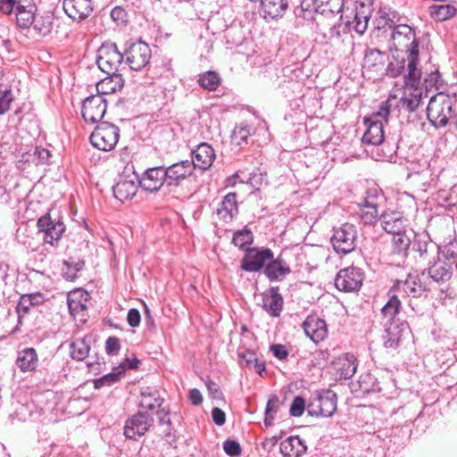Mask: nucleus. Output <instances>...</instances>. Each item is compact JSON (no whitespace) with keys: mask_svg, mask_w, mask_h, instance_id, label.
<instances>
[{"mask_svg":"<svg viewBox=\"0 0 457 457\" xmlns=\"http://www.w3.org/2000/svg\"><path fill=\"white\" fill-rule=\"evenodd\" d=\"M253 238L254 237L251 229L245 227L243 229L237 230L233 234L231 243L239 249H244L245 246L253 243Z\"/></svg>","mask_w":457,"mask_h":457,"instance_id":"de8ad7c7","label":"nucleus"},{"mask_svg":"<svg viewBox=\"0 0 457 457\" xmlns=\"http://www.w3.org/2000/svg\"><path fill=\"white\" fill-rule=\"evenodd\" d=\"M350 13L353 14V21H350V27L353 26L358 34L362 35L368 28L370 17L369 8L364 4H360L354 10H351Z\"/></svg>","mask_w":457,"mask_h":457,"instance_id":"7c9ffc66","label":"nucleus"},{"mask_svg":"<svg viewBox=\"0 0 457 457\" xmlns=\"http://www.w3.org/2000/svg\"><path fill=\"white\" fill-rule=\"evenodd\" d=\"M427 117L436 129L447 124L453 125L457 129V116L453 114V104L448 96L442 93L430 97L427 106Z\"/></svg>","mask_w":457,"mask_h":457,"instance_id":"7ed1b4c3","label":"nucleus"},{"mask_svg":"<svg viewBox=\"0 0 457 457\" xmlns=\"http://www.w3.org/2000/svg\"><path fill=\"white\" fill-rule=\"evenodd\" d=\"M110 15L117 24H124L127 22V13L125 10L120 6L114 7L111 11Z\"/></svg>","mask_w":457,"mask_h":457,"instance_id":"e2e57ef3","label":"nucleus"},{"mask_svg":"<svg viewBox=\"0 0 457 457\" xmlns=\"http://www.w3.org/2000/svg\"><path fill=\"white\" fill-rule=\"evenodd\" d=\"M334 366L340 379H348L356 372V359L353 354L345 353L337 359Z\"/></svg>","mask_w":457,"mask_h":457,"instance_id":"cd10ccee","label":"nucleus"},{"mask_svg":"<svg viewBox=\"0 0 457 457\" xmlns=\"http://www.w3.org/2000/svg\"><path fill=\"white\" fill-rule=\"evenodd\" d=\"M89 299V294L82 289H78L68 295L67 304L70 313L72 316L79 315L87 310V303Z\"/></svg>","mask_w":457,"mask_h":457,"instance_id":"2f4dec72","label":"nucleus"},{"mask_svg":"<svg viewBox=\"0 0 457 457\" xmlns=\"http://www.w3.org/2000/svg\"><path fill=\"white\" fill-rule=\"evenodd\" d=\"M363 280V273L360 268L348 267L341 270L336 278L335 286L338 290L351 292L358 290Z\"/></svg>","mask_w":457,"mask_h":457,"instance_id":"ddd939ff","label":"nucleus"},{"mask_svg":"<svg viewBox=\"0 0 457 457\" xmlns=\"http://www.w3.org/2000/svg\"><path fill=\"white\" fill-rule=\"evenodd\" d=\"M421 73L423 72L419 70ZM441 78V75L438 71V70H436L434 71H431L430 73H426V76L422 79V76L420 77V83L417 87H411L415 91H420L419 88L421 87H424L426 90H428L429 88H432L434 87H436L439 79Z\"/></svg>","mask_w":457,"mask_h":457,"instance_id":"603ef678","label":"nucleus"},{"mask_svg":"<svg viewBox=\"0 0 457 457\" xmlns=\"http://www.w3.org/2000/svg\"><path fill=\"white\" fill-rule=\"evenodd\" d=\"M456 8L451 4H433L429 7L430 16L437 21L451 19L456 14Z\"/></svg>","mask_w":457,"mask_h":457,"instance_id":"c03bdc74","label":"nucleus"},{"mask_svg":"<svg viewBox=\"0 0 457 457\" xmlns=\"http://www.w3.org/2000/svg\"><path fill=\"white\" fill-rule=\"evenodd\" d=\"M343 19V15L340 16V21L335 24H333L329 29L328 32L325 34L328 39H338L341 37L347 35L350 28V20H347L345 23L341 21Z\"/></svg>","mask_w":457,"mask_h":457,"instance_id":"8fccbe9b","label":"nucleus"},{"mask_svg":"<svg viewBox=\"0 0 457 457\" xmlns=\"http://www.w3.org/2000/svg\"><path fill=\"white\" fill-rule=\"evenodd\" d=\"M375 380V378H373L370 374L361 376L359 381L360 387L363 392L376 391Z\"/></svg>","mask_w":457,"mask_h":457,"instance_id":"bf43d9fd","label":"nucleus"},{"mask_svg":"<svg viewBox=\"0 0 457 457\" xmlns=\"http://www.w3.org/2000/svg\"><path fill=\"white\" fill-rule=\"evenodd\" d=\"M112 190L115 198L124 202L136 195L137 186L132 180L120 179L113 186Z\"/></svg>","mask_w":457,"mask_h":457,"instance_id":"4c0bfd02","label":"nucleus"},{"mask_svg":"<svg viewBox=\"0 0 457 457\" xmlns=\"http://www.w3.org/2000/svg\"><path fill=\"white\" fill-rule=\"evenodd\" d=\"M62 8L65 13L76 21L86 20L94 10L92 0H63Z\"/></svg>","mask_w":457,"mask_h":457,"instance_id":"f3484780","label":"nucleus"},{"mask_svg":"<svg viewBox=\"0 0 457 457\" xmlns=\"http://www.w3.org/2000/svg\"><path fill=\"white\" fill-rule=\"evenodd\" d=\"M426 278L425 270L421 272L417 270L410 272L404 280L396 279L392 290L403 291L409 297H420L428 290Z\"/></svg>","mask_w":457,"mask_h":457,"instance_id":"1a4fd4ad","label":"nucleus"},{"mask_svg":"<svg viewBox=\"0 0 457 457\" xmlns=\"http://www.w3.org/2000/svg\"><path fill=\"white\" fill-rule=\"evenodd\" d=\"M217 213L225 221L232 220L234 215L237 213L236 193H228L224 196L220 207L217 210Z\"/></svg>","mask_w":457,"mask_h":457,"instance_id":"c9c22d12","label":"nucleus"},{"mask_svg":"<svg viewBox=\"0 0 457 457\" xmlns=\"http://www.w3.org/2000/svg\"><path fill=\"white\" fill-rule=\"evenodd\" d=\"M197 82L204 89L214 91L220 87L221 78L216 71H208L199 74Z\"/></svg>","mask_w":457,"mask_h":457,"instance_id":"a18cd8bd","label":"nucleus"},{"mask_svg":"<svg viewBox=\"0 0 457 457\" xmlns=\"http://www.w3.org/2000/svg\"><path fill=\"white\" fill-rule=\"evenodd\" d=\"M427 270L428 277L438 284H445L453 275L451 264L441 260L429 263Z\"/></svg>","mask_w":457,"mask_h":457,"instance_id":"393cba45","label":"nucleus"},{"mask_svg":"<svg viewBox=\"0 0 457 457\" xmlns=\"http://www.w3.org/2000/svg\"><path fill=\"white\" fill-rule=\"evenodd\" d=\"M379 220L383 229L389 234H396L403 231L404 220L399 212H384Z\"/></svg>","mask_w":457,"mask_h":457,"instance_id":"bb28decb","label":"nucleus"},{"mask_svg":"<svg viewBox=\"0 0 457 457\" xmlns=\"http://www.w3.org/2000/svg\"><path fill=\"white\" fill-rule=\"evenodd\" d=\"M408 333L409 326L406 322L384 323V346L389 350H395L404 335Z\"/></svg>","mask_w":457,"mask_h":457,"instance_id":"dca6fc26","label":"nucleus"},{"mask_svg":"<svg viewBox=\"0 0 457 457\" xmlns=\"http://www.w3.org/2000/svg\"><path fill=\"white\" fill-rule=\"evenodd\" d=\"M252 129L246 124L241 123L236 126L232 131L231 138L234 144L241 145L243 143H246L247 138L251 135Z\"/></svg>","mask_w":457,"mask_h":457,"instance_id":"3c124183","label":"nucleus"},{"mask_svg":"<svg viewBox=\"0 0 457 457\" xmlns=\"http://www.w3.org/2000/svg\"><path fill=\"white\" fill-rule=\"evenodd\" d=\"M169 186H179L187 177L190 176L194 170L193 162L189 160L181 161L164 168Z\"/></svg>","mask_w":457,"mask_h":457,"instance_id":"412c9836","label":"nucleus"},{"mask_svg":"<svg viewBox=\"0 0 457 457\" xmlns=\"http://www.w3.org/2000/svg\"><path fill=\"white\" fill-rule=\"evenodd\" d=\"M120 348V340L115 337H110L105 341V351L109 355H115Z\"/></svg>","mask_w":457,"mask_h":457,"instance_id":"052dcab7","label":"nucleus"},{"mask_svg":"<svg viewBox=\"0 0 457 457\" xmlns=\"http://www.w3.org/2000/svg\"><path fill=\"white\" fill-rule=\"evenodd\" d=\"M108 100L101 95H91L82 104L81 113L86 122L94 124L104 118Z\"/></svg>","mask_w":457,"mask_h":457,"instance_id":"9b49d317","label":"nucleus"},{"mask_svg":"<svg viewBox=\"0 0 457 457\" xmlns=\"http://www.w3.org/2000/svg\"><path fill=\"white\" fill-rule=\"evenodd\" d=\"M428 241L426 238L420 237H415L413 243V250L420 253V257H423L428 253Z\"/></svg>","mask_w":457,"mask_h":457,"instance_id":"680f3d73","label":"nucleus"},{"mask_svg":"<svg viewBox=\"0 0 457 457\" xmlns=\"http://www.w3.org/2000/svg\"><path fill=\"white\" fill-rule=\"evenodd\" d=\"M16 365L22 372L32 371L37 365V353L32 347L18 352Z\"/></svg>","mask_w":457,"mask_h":457,"instance_id":"f704fd0d","label":"nucleus"},{"mask_svg":"<svg viewBox=\"0 0 457 457\" xmlns=\"http://www.w3.org/2000/svg\"><path fill=\"white\" fill-rule=\"evenodd\" d=\"M273 258V252L267 247H248L241 260V270L247 272H259L264 270L269 260Z\"/></svg>","mask_w":457,"mask_h":457,"instance_id":"9d476101","label":"nucleus"},{"mask_svg":"<svg viewBox=\"0 0 457 457\" xmlns=\"http://www.w3.org/2000/svg\"><path fill=\"white\" fill-rule=\"evenodd\" d=\"M123 374V370L120 368L114 369L113 371L102 376L101 378L96 379L94 381V387L99 389L105 386H110L118 381H120L121 376Z\"/></svg>","mask_w":457,"mask_h":457,"instance_id":"09e8293b","label":"nucleus"},{"mask_svg":"<svg viewBox=\"0 0 457 457\" xmlns=\"http://www.w3.org/2000/svg\"><path fill=\"white\" fill-rule=\"evenodd\" d=\"M307 451V446L298 436H289L280 443V453L283 457H301Z\"/></svg>","mask_w":457,"mask_h":457,"instance_id":"a878e982","label":"nucleus"},{"mask_svg":"<svg viewBox=\"0 0 457 457\" xmlns=\"http://www.w3.org/2000/svg\"><path fill=\"white\" fill-rule=\"evenodd\" d=\"M284 300L278 287H271L262 296L263 309L271 317H278L283 310Z\"/></svg>","mask_w":457,"mask_h":457,"instance_id":"b1692460","label":"nucleus"},{"mask_svg":"<svg viewBox=\"0 0 457 457\" xmlns=\"http://www.w3.org/2000/svg\"><path fill=\"white\" fill-rule=\"evenodd\" d=\"M85 265L83 260L70 258L63 262V267L62 269V276L66 280L73 281L77 278V274L80 271Z\"/></svg>","mask_w":457,"mask_h":457,"instance_id":"49530a36","label":"nucleus"},{"mask_svg":"<svg viewBox=\"0 0 457 457\" xmlns=\"http://www.w3.org/2000/svg\"><path fill=\"white\" fill-rule=\"evenodd\" d=\"M164 182L167 183L164 167L158 166L147 169L139 180V185L145 191L154 192L159 190Z\"/></svg>","mask_w":457,"mask_h":457,"instance_id":"6ab92c4d","label":"nucleus"},{"mask_svg":"<svg viewBox=\"0 0 457 457\" xmlns=\"http://www.w3.org/2000/svg\"><path fill=\"white\" fill-rule=\"evenodd\" d=\"M312 5L316 12L335 14L344 11L345 0H312Z\"/></svg>","mask_w":457,"mask_h":457,"instance_id":"58836bf2","label":"nucleus"},{"mask_svg":"<svg viewBox=\"0 0 457 457\" xmlns=\"http://www.w3.org/2000/svg\"><path fill=\"white\" fill-rule=\"evenodd\" d=\"M383 120L386 122L387 119L378 115V111L371 117L365 119L368 128L362 137L363 143L372 145H379L383 143L385 139Z\"/></svg>","mask_w":457,"mask_h":457,"instance_id":"4468645a","label":"nucleus"},{"mask_svg":"<svg viewBox=\"0 0 457 457\" xmlns=\"http://www.w3.org/2000/svg\"><path fill=\"white\" fill-rule=\"evenodd\" d=\"M12 94L11 89L4 91L0 96V115L4 114L10 108V104L12 102Z\"/></svg>","mask_w":457,"mask_h":457,"instance_id":"13d9d810","label":"nucleus"},{"mask_svg":"<svg viewBox=\"0 0 457 457\" xmlns=\"http://www.w3.org/2000/svg\"><path fill=\"white\" fill-rule=\"evenodd\" d=\"M127 321L129 325L132 328H137L139 326L141 321V315L137 309L131 308L127 314Z\"/></svg>","mask_w":457,"mask_h":457,"instance_id":"0e129e2a","label":"nucleus"},{"mask_svg":"<svg viewBox=\"0 0 457 457\" xmlns=\"http://www.w3.org/2000/svg\"><path fill=\"white\" fill-rule=\"evenodd\" d=\"M305 408L307 409L305 400L301 396H296L292 402L289 413L293 417H300L303 415Z\"/></svg>","mask_w":457,"mask_h":457,"instance_id":"6e6d98bb","label":"nucleus"},{"mask_svg":"<svg viewBox=\"0 0 457 457\" xmlns=\"http://www.w3.org/2000/svg\"><path fill=\"white\" fill-rule=\"evenodd\" d=\"M401 306L402 303L398 296L395 295H391L386 303L381 309V314L385 320L384 323L399 322L396 320V316L399 313Z\"/></svg>","mask_w":457,"mask_h":457,"instance_id":"ea45409f","label":"nucleus"},{"mask_svg":"<svg viewBox=\"0 0 457 457\" xmlns=\"http://www.w3.org/2000/svg\"><path fill=\"white\" fill-rule=\"evenodd\" d=\"M305 335L315 344L323 341L328 336L327 324L317 315H309L303 323Z\"/></svg>","mask_w":457,"mask_h":457,"instance_id":"a211bd4d","label":"nucleus"},{"mask_svg":"<svg viewBox=\"0 0 457 457\" xmlns=\"http://www.w3.org/2000/svg\"><path fill=\"white\" fill-rule=\"evenodd\" d=\"M241 365L252 367L257 361V356L254 352L247 351L246 353L239 354Z\"/></svg>","mask_w":457,"mask_h":457,"instance_id":"338daca9","label":"nucleus"},{"mask_svg":"<svg viewBox=\"0 0 457 457\" xmlns=\"http://www.w3.org/2000/svg\"><path fill=\"white\" fill-rule=\"evenodd\" d=\"M378 21V29H384V33L390 37L392 45L396 51H405L408 53L407 68L408 75L406 76L407 83L411 87H417L420 83L421 73L418 71L419 62V46L420 42L416 37L414 29L407 24L396 25L391 19H385L384 24Z\"/></svg>","mask_w":457,"mask_h":457,"instance_id":"f257e3e1","label":"nucleus"},{"mask_svg":"<svg viewBox=\"0 0 457 457\" xmlns=\"http://www.w3.org/2000/svg\"><path fill=\"white\" fill-rule=\"evenodd\" d=\"M45 300V295L39 292L22 295L16 306L19 319L28 314L30 312L31 307L43 304Z\"/></svg>","mask_w":457,"mask_h":457,"instance_id":"473e14b6","label":"nucleus"},{"mask_svg":"<svg viewBox=\"0 0 457 457\" xmlns=\"http://www.w3.org/2000/svg\"><path fill=\"white\" fill-rule=\"evenodd\" d=\"M420 102L421 91H404L401 92V96L390 94L386 101L380 105L378 115L387 119L389 115L399 117L401 114L411 113L416 111Z\"/></svg>","mask_w":457,"mask_h":457,"instance_id":"f03ea898","label":"nucleus"},{"mask_svg":"<svg viewBox=\"0 0 457 457\" xmlns=\"http://www.w3.org/2000/svg\"><path fill=\"white\" fill-rule=\"evenodd\" d=\"M337 410V395L332 390L317 393L307 404V412L315 417H330Z\"/></svg>","mask_w":457,"mask_h":457,"instance_id":"6e6552de","label":"nucleus"},{"mask_svg":"<svg viewBox=\"0 0 457 457\" xmlns=\"http://www.w3.org/2000/svg\"><path fill=\"white\" fill-rule=\"evenodd\" d=\"M89 351L90 345L86 337L77 338L70 344V356L75 361L85 360L88 356Z\"/></svg>","mask_w":457,"mask_h":457,"instance_id":"79ce46f5","label":"nucleus"},{"mask_svg":"<svg viewBox=\"0 0 457 457\" xmlns=\"http://www.w3.org/2000/svg\"><path fill=\"white\" fill-rule=\"evenodd\" d=\"M290 272V266L281 255L269 260L263 270V273L270 282L282 281Z\"/></svg>","mask_w":457,"mask_h":457,"instance_id":"5701e85b","label":"nucleus"},{"mask_svg":"<svg viewBox=\"0 0 457 457\" xmlns=\"http://www.w3.org/2000/svg\"><path fill=\"white\" fill-rule=\"evenodd\" d=\"M288 8L287 0H262L261 10L265 18L282 17Z\"/></svg>","mask_w":457,"mask_h":457,"instance_id":"72a5a7b5","label":"nucleus"},{"mask_svg":"<svg viewBox=\"0 0 457 457\" xmlns=\"http://www.w3.org/2000/svg\"><path fill=\"white\" fill-rule=\"evenodd\" d=\"M386 71L387 75L393 78H396L403 74L405 85L411 87V86L407 83L406 80V76L408 75V68L407 65H405L404 60L401 62L396 61L395 62H390L387 66Z\"/></svg>","mask_w":457,"mask_h":457,"instance_id":"864d4df0","label":"nucleus"},{"mask_svg":"<svg viewBox=\"0 0 457 457\" xmlns=\"http://www.w3.org/2000/svg\"><path fill=\"white\" fill-rule=\"evenodd\" d=\"M356 241L357 230L353 224L345 223L339 228H334L330 242L337 253H350L355 249Z\"/></svg>","mask_w":457,"mask_h":457,"instance_id":"423d86ee","label":"nucleus"},{"mask_svg":"<svg viewBox=\"0 0 457 457\" xmlns=\"http://www.w3.org/2000/svg\"><path fill=\"white\" fill-rule=\"evenodd\" d=\"M154 418L146 411H138L128 419L124 426V436L127 438L136 440L145 434L153 426Z\"/></svg>","mask_w":457,"mask_h":457,"instance_id":"f8f14e48","label":"nucleus"},{"mask_svg":"<svg viewBox=\"0 0 457 457\" xmlns=\"http://www.w3.org/2000/svg\"><path fill=\"white\" fill-rule=\"evenodd\" d=\"M119 137V128L112 123L103 121L92 132L90 142L99 150L110 151L116 145Z\"/></svg>","mask_w":457,"mask_h":457,"instance_id":"39448f33","label":"nucleus"},{"mask_svg":"<svg viewBox=\"0 0 457 457\" xmlns=\"http://www.w3.org/2000/svg\"><path fill=\"white\" fill-rule=\"evenodd\" d=\"M124 59L115 43L104 42L97 51L96 64L106 74H120L118 68Z\"/></svg>","mask_w":457,"mask_h":457,"instance_id":"20e7f679","label":"nucleus"},{"mask_svg":"<svg viewBox=\"0 0 457 457\" xmlns=\"http://www.w3.org/2000/svg\"><path fill=\"white\" fill-rule=\"evenodd\" d=\"M37 228L39 232L44 233L43 239L45 243L52 245L61 238L65 229L63 222L60 220H53L49 213H46L38 219Z\"/></svg>","mask_w":457,"mask_h":457,"instance_id":"2eb2a0df","label":"nucleus"},{"mask_svg":"<svg viewBox=\"0 0 457 457\" xmlns=\"http://www.w3.org/2000/svg\"><path fill=\"white\" fill-rule=\"evenodd\" d=\"M270 351L276 358L281 361L287 359L288 356V351L284 345H271Z\"/></svg>","mask_w":457,"mask_h":457,"instance_id":"774afa93","label":"nucleus"},{"mask_svg":"<svg viewBox=\"0 0 457 457\" xmlns=\"http://www.w3.org/2000/svg\"><path fill=\"white\" fill-rule=\"evenodd\" d=\"M124 79L121 74H107L96 84V95L106 96L123 87Z\"/></svg>","mask_w":457,"mask_h":457,"instance_id":"c756f323","label":"nucleus"},{"mask_svg":"<svg viewBox=\"0 0 457 457\" xmlns=\"http://www.w3.org/2000/svg\"><path fill=\"white\" fill-rule=\"evenodd\" d=\"M378 195L369 191L367 196L359 203L360 217L365 225H373L378 221Z\"/></svg>","mask_w":457,"mask_h":457,"instance_id":"aec40b11","label":"nucleus"},{"mask_svg":"<svg viewBox=\"0 0 457 457\" xmlns=\"http://www.w3.org/2000/svg\"><path fill=\"white\" fill-rule=\"evenodd\" d=\"M386 52L377 48H367L365 51L362 68L378 72L383 70L386 63Z\"/></svg>","mask_w":457,"mask_h":457,"instance_id":"c85d7f7f","label":"nucleus"},{"mask_svg":"<svg viewBox=\"0 0 457 457\" xmlns=\"http://www.w3.org/2000/svg\"><path fill=\"white\" fill-rule=\"evenodd\" d=\"M214 159L213 148L207 143H201L192 151V158L189 162H193L194 169L206 170L212 166Z\"/></svg>","mask_w":457,"mask_h":457,"instance_id":"4be33fe9","label":"nucleus"},{"mask_svg":"<svg viewBox=\"0 0 457 457\" xmlns=\"http://www.w3.org/2000/svg\"><path fill=\"white\" fill-rule=\"evenodd\" d=\"M36 11V5H30L29 9L23 8L22 5L16 6L17 25L21 29H29L33 23Z\"/></svg>","mask_w":457,"mask_h":457,"instance_id":"37998d69","label":"nucleus"},{"mask_svg":"<svg viewBox=\"0 0 457 457\" xmlns=\"http://www.w3.org/2000/svg\"><path fill=\"white\" fill-rule=\"evenodd\" d=\"M34 155L37 160V163L45 164L49 162L52 156L51 152L46 148L36 147Z\"/></svg>","mask_w":457,"mask_h":457,"instance_id":"69168bd1","label":"nucleus"},{"mask_svg":"<svg viewBox=\"0 0 457 457\" xmlns=\"http://www.w3.org/2000/svg\"><path fill=\"white\" fill-rule=\"evenodd\" d=\"M54 14L51 12L36 13L31 26L40 36H47L53 29Z\"/></svg>","mask_w":457,"mask_h":457,"instance_id":"e433bc0d","label":"nucleus"},{"mask_svg":"<svg viewBox=\"0 0 457 457\" xmlns=\"http://www.w3.org/2000/svg\"><path fill=\"white\" fill-rule=\"evenodd\" d=\"M223 449L225 453L231 457L239 456L241 453V446L239 443H237L235 440L225 441L223 445Z\"/></svg>","mask_w":457,"mask_h":457,"instance_id":"4d7b16f0","label":"nucleus"},{"mask_svg":"<svg viewBox=\"0 0 457 457\" xmlns=\"http://www.w3.org/2000/svg\"><path fill=\"white\" fill-rule=\"evenodd\" d=\"M279 398L278 395H273L269 399L266 409H265V419L264 423L266 426H270L272 420H274V416L272 413L277 412L278 409Z\"/></svg>","mask_w":457,"mask_h":457,"instance_id":"5fc2aeb1","label":"nucleus"},{"mask_svg":"<svg viewBox=\"0 0 457 457\" xmlns=\"http://www.w3.org/2000/svg\"><path fill=\"white\" fill-rule=\"evenodd\" d=\"M411 238L404 231L393 235L392 238V253L398 255L400 258L404 259L408 254V250L411 245Z\"/></svg>","mask_w":457,"mask_h":457,"instance_id":"a19ab883","label":"nucleus"},{"mask_svg":"<svg viewBox=\"0 0 457 457\" xmlns=\"http://www.w3.org/2000/svg\"><path fill=\"white\" fill-rule=\"evenodd\" d=\"M123 54L131 70L140 71L149 63L152 52L146 43L137 40L127 42Z\"/></svg>","mask_w":457,"mask_h":457,"instance_id":"0eeeda50","label":"nucleus"}]
</instances>
